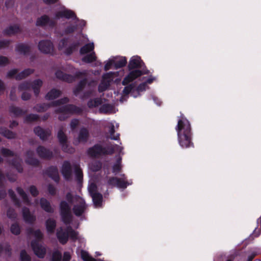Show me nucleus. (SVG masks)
<instances>
[{"mask_svg":"<svg viewBox=\"0 0 261 261\" xmlns=\"http://www.w3.org/2000/svg\"><path fill=\"white\" fill-rule=\"evenodd\" d=\"M52 107L51 102L50 103H43L36 105L33 109L34 111L41 113L46 111L49 108Z\"/></svg>","mask_w":261,"mask_h":261,"instance_id":"58836bf2","label":"nucleus"},{"mask_svg":"<svg viewBox=\"0 0 261 261\" xmlns=\"http://www.w3.org/2000/svg\"><path fill=\"white\" fill-rule=\"evenodd\" d=\"M178 141L180 146L184 148L194 147L192 141V132L191 124L186 118L183 117L178 121L176 126Z\"/></svg>","mask_w":261,"mask_h":261,"instance_id":"f03ea898","label":"nucleus"},{"mask_svg":"<svg viewBox=\"0 0 261 261\" xmlns=\"http://www.w3.org/2000/svg\"><path fill=\"white\" fill-rule=\"evenodd\" d=\"M57 138L60 144H65L66 142H67V137L65 134L64 133L63 128H60L58 132Z\"/></svg>","mask_w":261,"mask_h":261,"instance_id":"a18cd8bd","label":"nucleus"},{"mask_svg":"<svg viewBox=\"0 0 261 261\" xmlns=\"http://www.w3.org/2000/svg\"><path fill=\"white\" fill-rule=\"evenodd\" d=\"M25 155L26 159L25 162L27 164L34 167H38L40 165V161L37 158L34 157V152L32 150H28L26 151Z\"/></svg>","mask_w":261,"mask_h":261,"instance_id":"2eb2a0df","label":"nucleus"},{"mask_svg":"<svg viewBox=\"0 0 261 261\" xmlns=\"http://www.w3.org/2000/svg\"><path fill=\"white\" fill-rule=\"evenodd\" d=\"M9 111L10 113L13 114L15 117L21 116L27 113L26 111H23L20 108L14 106H10Z\"/></svg>","mask_w":261,"mask_h":261,"instance_id":"cd10ccee","label":"nucleus"},{"mask_svg":"<svg viewBox=\"0 0 261 261\" xmlns=\"http://www.w3.org/2000/svg\"><path fill=\"white\" fill-rule=\"evenodd\" d=\"M67 230L69 234V238L75 241L77 239L78 232L74 230L71 226H67Z\"/></svg>","mask_w":261,"mask_h":261,"instance_id":"49530a36","label":"nucleus"},{"mask_svg":"<svg viewBox=\"0 0 261 261\" xmlns=\"http://www.w3.org/2000/svg\"><path fill=\"white\" fill-rule=\"evenodd\" d=\"M56 236L61 244L65 245L67 243L69 239V234L67 228L65 230L63 227H60L57 230Z\"/></svg>","mask_w":261,"mask_h":261,"instance_id":"dca6fc26","label":"nucleus"},{"mask_svg":"<svg viewBox=\"0 0 261 261\" xmlns=\"http://www.w3.org/2000/svg\"><path fill=\"white\" fill-rule=\"evenodd\" d=\"M55 75L57 79L69 83H72L74 81V77L73 75L64 73L60 70L56 71Z\"/></svg>","mask_w":261,"mask_h":261,"instance_id":"aec40b11","label":"nucleus"},{"mask_svg":"<svg viewBox=\"0 0 261 261\" xmlns=\"http://www.w3.org/2000/svg\"><path fill=\"white\" fill-rule=\"evenodd\" d=\"M20 261H31L30 256L27 253L25 250L21 251L20 253Z\"/></svg>","mask_w":261,"mask_h":261,"instance_id":"bf43d9fd","label":"nucleus"},{"mask_svg":"<svg viewBox=\"0 0 261 261\" xmlns=\"http://www.w3.org/2000/svg\"><path fill=\"white\" fill-rule=\"evenodd\" d=\"M113 109V107L111 104L106 103L102 105L99 108V112L101 113L108 114L111 113Z\"/></svg>","mask_w":261,"mask_h":261,"instance_id":"c03bdc74","label":"nucleus"},{"mask_svg":"<svg viewBox=\"0 0 261 261\" xmlns=\"http://www.w3.org/2000/svg\"><path fill=\"white\" fill-rule=\"evenodd\" d=\"M81 254L84 261H96V259L91 256L88 252L85 250H82Z\"/></svg>","mask_w":261,"mask_h":261,"instance_id":"603ef678","label":"nucleus"},{"mask_svg":"<svg viewBox=\"0 0 261 261\" xmlns=\"http://www.w3.org/2000/svg\"><path fill=\"white\" fill-rule=\"evenodd\" d=\"M44 174L51 178L56 183L60 180L58 169L56 166H50L44 171Z\"/></svg>","mask_w":261,"mask_h":261,"instance_id":"6e6552de","label":"nucleus"},{"mask_svg":"<svg viewBox=\"0 0 261 261\" xmlns=\"http://www.w3.org/2000/svg\"><path fill=\"white\" fill-rule=\"evenodd\" d=\"M115 151V148L113 145L103 147L100 144H96L88 148L87 153L90 157L96 158L101 155H112Z\"/></svg>","mask_w":261,"mask_h":261,"instance_id":"20e7f679","label":"nucleus"},{"mask_svg":"<svg viewBox=\"0 0 261 261\" xmlns=\"http://www.w3.org/2000/svg\"><path fill=\"white\" fill-rule=\"evenodd\" d=\"M75 179L78 184H80L83 181V173L82 169L79 165H75L74 166Z\"/></svg>","mask_w":261,"mask_h":261,"instance_id":"72a5a7b5","label":"nucleus"},{"mask_svg":"<svg viewBox=\"0 0 261 261\" xmlns=\"http://www.w3.org/2000/svg\"><path fill=\"white\" fill-rule=\"evenodd\" d=\"M114 63L115 68L118 69L125 66L127 60L125 57H121L118 60H114Z\"/></svg>","mask_w":261,"mask_h":261,"instance_id":"a19ab883","label":"nucleus"},{"mask_svg":"<svg viewBox=\"0 0 261 261\" xmlns=\"http://www.w3.org/2000/svg\"><path fill=\"white\" fill-rule=\"evenodd\" d=\"M29 191L32 196L34 197H37L39 194L37 188L34 185H32L29 187Z\"/></svg>","mask_w":261,"mask_h":261,"instance_id":"e2e57ef3","label":"nucleus"},{"mask_svg":"<svg viewBox=\"0 0 261 261\" xmlns=\"http://www.w3.org/2000/svg\"><path fill=\"white\" fill-rule=\"evenodd\" d=\"M77 29V26L75 25H70L67 26L64 30V33L66 35H68L74 33Z\"/></svg>","mask_w":261,"mask_h":261,"instance_id":"680f3d73","label":"nucleus"},{"mask_svg":"<svg viewBox=\"0 0 261 261\" xmlns=\"http://www.w3.org/2000/svg\"><path fill=\"white\" fill-rule=\"evenodd\" d=\"M81 45L80 41H77L71 43L68 47H66L64 51V53L67 56H70L73 52L76 51L78 47Z\"/></svg>","mask_w":261,"mask_h":261,"instance_id":"a878e982","label":"nucleus"},{"mask_svg":"<svg viewBox=\"0 0 261 261\" xmlns=\"http://www.w3.org/2000/svg\"><path fill=\"white\" fill-rule=\"evenodd\" d=\"M61 94L60 90L53 88L45 95V98L48 100H54L59 97Z\"/></svg>","mask_w":261,"mask_h":261,"instance_id":"393cba45","label":"nucleus"},{"mask_svg":"<svg viewBox=\"0 0 261 261\" xmlns=\"http://www.w3.org/2000/svg\"><path fill=\"white\" fill-rule=\"evenodd\" d=\"M10 231L12 233L15 235H18L20 233V227L18 223L12 224L10 227Z\"/></svg>","mask_w":261,"mask_h":261,"instance_id":"864d4df0","label":"nucleus"},{"mask_svg":"<svg viewBox=\"0 0 261 261\" xmlns=\"http://www.w3.org/2000/svg\"><path fill=\"white\" fill-rule=\"evenodd\" d=\"M55 17L57 19L65 18L66 19L72 18L73 20L78 19L75 13L73 11L67 9L57 12L55 14Z\"/></svg>","mask_w":261,"mask_h":261,"instance_id":"f8f14e48","label":"nucleus"},{"mask_svg":"<svg viewBox=\"0 0 261 261\" xmlns=\"http://www.w3.org/2000/svg\"><path fill=\"white\" fill-rule=\"evenodd\" d=\"M15 50L20 54L27 55L31 51V47L30 45L25 43H20L16 45Z\"/></svg>","mask_w":261,"mask_h":261,"instance_id":"412c9836","label":"nucleus"},{"mask_svg":"<svg viewBox=\"0 0 261 261\" xmlns=\"http://www.w3.org/2000/svg\"><path fill=\"white\" fill-rule=\"evenodd\" d=\"M9 63V59L7 57L0 56V66H5Z\"/></svg>","mask_w":261,"mask_h":261,"instance_id":"338daca9","label":"nucleus"},{"mask_svg":"<svg viewBox=\"0 0 261 261\" xmlns=\"http://www.w3.org/2000/svg\"><path fill=\"white\" fill-rule=\"evenodd\" d=\"M68 41V38H63L62 39L60 40L59 48L60 49H62L63 48H65L66 47L67 45V43Z\"/></svg>","mask_w":261,"mask_h":261,"instance_id":"0e129e2a","label":"nucleus"},{"mask_svg":"<svg viewBox=\"0 0 261 261\" xmlns=\"http://www.w3.org/2000/svg\"><path fill=\"white\" fill-rule=\"evenodd\" d=\"M9 164L13 167L19 173H22L23 171V168L21 163V160H18L16 158H14L9 161Z\"/></svg>","mask_w":261,"mask_h":261,"instance_id":"c85d7f7f","label":"nucleus"},{"mask_svg":"<svg viewBox=\"0 0 261 261\" xmlns=\"http://www.w3.org/2000/svg\"><path fill=\"white\" fill-rule=\"evenodd\" d=\"M21 30L19 26L17 24L10 25L3 31V34L6 36L15 35L21 32Z\"/></svg>","mask_w":261,"mask_h":261,"instance_id":"4be33fe9","label":"nucleus"},{"mask_svg":"<svg viewBox=\"0 0 261 261\" xmlns=\"http://www.w3.org/2000/svg\"><path fill=\"white\" fill-rule=\"evenodd\" d=\"M34 72V69L31 68L25 69L20 73L16 74V75L15 76V79L18 81L21 80L28 77Z\"/></svg>","mask_w":261,"mask_h":261,"instance_id":"c756f323","label":"nucleus"},{"mask_svg":"<svg viewBox=\"0 0 261 261\" xmlns=\"http://www.w3.org/2000/svg\"><path fill=\"white\" fill-rule=\"evenodd\" d=\"M89 138V133L87 128L86 127H82L80 129L78 137L76 140H75V145L79 143H86Z\"/></svg>","mask_w":261,"mask_h":261,"instance_id":"f3484780","label":"nucleus"},{"mask_svg":"<svg viewBox=\"0 0 261 261\" xmlns=\"http://www.w3.org/2000/svg\"><path fill=\"white\" fill-rule=\"evenodd\" d=\"M40 205L42 209L47 213H53L54 212L49 201L45 198H40Z\"/></svg>","mask_w":261,"mask_h":261,"instance_id":"5701e85b","label":"nucleus"},{"mask_svg":"<svg viewBox=\"0 0 261 261\" xmlns=\"http://www.w3.org/2000/svg\"><path fill=\"white\" fill-rule=\"evenodd\" d=\"M94 204L96 206L101 205L103 197L101 194L98 192H94L91 196Z\"/></svg>","mask_w":261,"mask_h":261,"instance_id":"c9c22d12","label":"nucleus"},{"mask_svg":"<svg viewBox=\"0 0 261 261\" xmlns=\"http://www.w3.org/2000/svg\"><path fill=\"white\" fill-rule=\"evenodd\" d=\"M59 210L62 222L65 225H70L73 218L70 205L67 201L62 200L59 204Z\"/></svg>","mask_w":261,"mask_h":261,"instance_id":"39448f33","label":"nucleus"},{"mask_svg":"<svg viewBox=\"0 0 261 261\" xmlns=\"http://www.w3.org/2000/svg\"><path fill=\"white\" fill-rule=\"evenodd\" d=\"M11 43L10 40H0V49L8 47Z\"/></svg>","mask_w":261,"mask_h":261,"instance_id":"69168bd1","label":"nucleus"},{"mask_svg":"<svg viewBox=\"0 0 261 261\" xmlns=\"http://www.w3.org/2000/svg\"><path fill=\"white\" fill-rule=\"evenodd\" d=\"M61 172L64 178L66 181L71 179L72 175V167L68 161H64L63 162L61 168Z\"/></svg>","mask_w":261,"mask_h":261,"instance_id":"423d86ee","label":"nucleus"},{"mask_svg":"<svg viewBox=\"0 0 261 261\" xmlns=\"http://www.w3.org/2000/svg\"><path fill=\"white\" fill-rule=\"evenodd\" d=\"M39 50L44 54H50L54 50V44L48 40H42L39 42Z\"/></svg>","mask_w":261,"mask_h":261,"instance_id":"0eeeda50","label":"nucleus"},{"mask_svg":"<svg viewBox=\"0 0 261 261\" xmlns=\"http://www.w3.org/2000/svg\"><path fill=\"white\" fill-rule=\"evenodd\" d=\"M127 68L130 71L123 79L122 84L127 85L144 74H148L149 70L146 68L145 63L139 56L132 57L129 61Z\"/></svg>","mask_w":261,"mask_h":261,"instance_id":"f257e3e1","label":"nucleus"},{"mask_svg":"<svg viewBox=\"0 0 261 261\" xmlns=\"http://www.w3.org/2000/svg\"><path fill=\"white\" fill-rule=\"evenodd\" d=\"M83 110L73 104H67L59 107L55 111V113L59 114L58 119L60 121H65L70 115L80 114Z\"/></svg>","mask_w":261,"mask_h":261,"instance_id":"7ed1b4c3","label":"nucleus"},{"mask_svg":"<svg viewBox=\"0 0 261 261\" xmlns=\"http://www.w3.org/2000/svg\"><path fill=\"white\" fill-rule=\"evenodd\" d=\"M110 84L108 81H105L101 79V81L98 86V91L99 93L106 91L110 87Z\"/></svg>","mask_w":261,"mask_h":261,"instance_id":"de8ad7c7","label":"nucleus"},{"mask_svg":"<svg viewBox=\"0 0 261 261\" xmlns=\"http://www.w3.org/2000/svg\"><path fill=\"white\" fill-rule=\"evenodd\" d=\"M45 225L47 231L48 233H53L54 232L57 225L56 220L49 218L46 221Z\"/></svg>","mask_w":261,"mask_h":261,"instance_id":"2f4dec72","label":"nucleus"},{"mask_svg":"<svg viewBox=\"0 0 261 261\" xmlns=\"http://www.w3.org/2000/svg\"><path fill=\"white\" fill-rule=\"evenodd\" d=\"M39 118V116L37 114H30L26 116L24 118V121L28 123H31L37 121Z\"/></svg>","mask_w":261,"mask_h":261,"instance_id":"8fccbe9b","label":"nucleus"},{"mask_svg":"<svg viewBox=\"0 0 261 261\" xmlns=\"http://www.w3.org/2000/svg\"><path fill=\"white\" fill-rule=\"evenodd\" d=\"M36 152L38 156L43 159L50 160L53 158V152L45 147L39 145L36 148Z\"/></svg>","mask_w":261,"mask_h":261,"instance_id":"ddd939ff","label":"nucleus"},{"mask_svg":"<svg viewBox=\"0 0 261 261\" xmlns=\"http://www.w3.org/2000/svg\"><path fill=\"white\" fill-rule=\"evenodd\" d=\"M62 257L61 252L59 250H55L52 253L51 261H61Z\"/></svg>","mask_w":261,"mask_h":261,"instance_id":"5fc2aeb1","label":"nucleus"},{"mask_svg":"<svg viewBox=\"0 0 261 261\" xmlns=\"http://www.w3.org/2000/svg\"><path fill=\"white\" fill-rule=\"evenodd\" d=\"M69 101L70 100L69 98L67 97H64L63 98L51 102V106L52 107H57L66 104L67 105V103H68Z\"/></svg>","mask_w":261,"mask_h":261,"instance_id":"37998d69","label":"nucleus"},{"mask_svg":"<svg viewBox=\"0 0 261 261\" xmlns=\"http://www.w3.org/2000/svg\"><path fill=\"white\" fill-rule=\"evenodd\" d=\"M114 75H115V72L110 71V72L104 73L102 76V80H103L105 81H108L109 83H110V84H111V83L113 81Z\"/></svg>","mask_w":261,"mask_h":261,"instance_id":"3c124183","label":"nucleus"},{"mask_svg":"<svg viewBox=\"0 0 261 261\" xmlns=\"http://www.w3.org/2000/svg\"><path fill=\"white\" fill-rule=\"evenodd\" d=\"M77 198H80L79 203L73 206L72 211L74 215L77 217H80L84 213L86 205L85 200L81 198L80 196H76Z\"/></svg>","mask_w":261,"mask_h":261,"instance_id":"4468645a","label":"nucleus"},{"mask_svg":"<svg viewBox=\"0 0 261 261\" xmlns=\"http://www.w3.org/2000/svg\"><path fill=\"white\" fill-rule=\"evenodd\" d=\"M16 191L22 199L24 203H25L27 205H30L31 204V201L28 194L24 191V190L21 187H17L16 188Z\"/></svg>","mask_w":261,"mask_h":261,"instance_id":"4c0bfd02","label":"nucleus"},{"mask_svg":"<svg viewBox=\"0 0 261 261\" xmlns=\"http://www.w3.org/2000/svg\"><path fill=\"white\" fill-rule=\"evenodd\" d=\"M128 84L125 85L126 86L124 88L122 91V93L124 95H127L129 93L135 91V85L134 84Z\"/></svg>","mask_w":261,"mask_h":261,"instance_id":"09e8293b","label":"nucleus"},{"mask_svg":"<svg viewBox=\"0 0 261 261\" xmlns=\"http://www.w3.org/2000/svg\"><path fill=\"white\" fill-rule=\"evenodd\" d=\"M97 59L95 53L92 51V53L88 54L83 57L82 59V61L86 63H91L95 62Z\"/></svg>","mask_w":261,"mask_h":261,"instance_id":"ea45409f","label":"nucleus"},{"mask_svg":"<svg viewBox=\"0 0 261 261\" xmlns=\"http://www.w3.org/2000/svg\"><path fill=\"white\" fill-rule=\"evenodd\" d=\"M8 194L14 204L17 207H20L21 206V202L20 200L17 197L13 190L12 189H9L8 190Z\"/></svg>","mask_w":261,"mask_h":261,"instance_id":"e433bc0d","label":"nucleus"},{"mask_svg":"<svg viewBox=\"0 0 261 261\" xmlns=\"http://www.w3.org/2000/svg\"><path fill=\"white\" fill-rule=\"evenodd\" d=\"M34 132L43 141L46 140L51 135V131L49 129L45 130L40 126L34 127Z\"/></svg>","mask_w":261,"mask_h":261,"instance_id":"a211bd4d","label":"nucleus"},{"mask_svg":"<svg viewBox=\"0 0 261 261\" xmlns=\"http://www.w3.org/2000/svg\"><path fill=\"white\" fill-rule=\"evenodd\" d=\"M87 78H85L79 82L73 90V94L75 96H77L83 90L87 84Z\"/></svg>","mask_w":261,"mask_h":261,"instance_id":"bb28decb","label":"nucleus"},{"mask_svg":"<svg viewBox=\"0 0 261 261\" xmlns=\"http://www.w3.org/2000/svg\"><path fill=\"white\" fill-rule=\"evenodd\" d=\"M48 192L52 196L56 194V188L51 184H49L47 187Z\"/></svg>","mask_w":261,"mask_h":261,"instance_id":"774afa93","label":"nucleus"},{"mask_svg":"<svg viewBox=\"0 0 261 261\" xmlns=\"http://www.w3.org/2000/svg\"><path fill=\"white\" fill-rule=\"evenodd\" d=\"M27 233L29 235H33L35 238L37 240V241H40L43 238V234L40 229L35 230L32 227L27 228Z\"/></svg>","mask_w":261,"mask_h":261,"instance_id":"7c9ffc66","label":"nucleus"},{"mask_svg":"<svg viewBox=\"0 0 261 261\" xmlns=\"http://www.w3.org/2000/svg\"><path fill=\"white\" fill-rule=\"evenodd\" d=\"M0 134L4 137L9 139H14L16 137V134L6 127H0Z\"/></svg>","mask_w":261,"mask_h":261,"instance_id":"f704fd0d","label":"nucleus"},{"mask_svg":"<svg viewBox=\"0 0 261 261\" xmlns=\"http://www.w3.org/2000/svg\"><path fill=\"white\" fill-rule=\"evenodd\" d=\"M56 24V22L46 15H43L38 18L36 22V25L38 27H44L48 25L49 27L53 28Z\"/></svg>","mask_w":261,"mask_h":261,"instance_id":"9b49d317","label":"nucleus"},{"mask_svg":"<svg viewBox=\"0 0 261 261\" xmlns=\"http://www.w3.org/2000/svg\"><path fill=\"white\" fill-rule=\"evenodd\" d=\"M94 45L93 43H89L82 46L80 49V54L81 55L91 53L93 51Z\"/></svg>","mask_w":261,"mask_h":261,"instance_id":"473e14b6","label":"nucleus"},{"mask_svg":"<svg viewBox=\"0 0 261 261\" xmlns=\"http://www.w3.org/2000/svg\"><path fill=\"white\" fill-rule=\"evenodd\" d=\"M115 130L114 125H112L109 129V133L110 134V139L114 140H118L119 139V134H118L115 135Z\"/></svg>","mask_w":261,"mask_h":261,"instance_id":"4d7b16f0","label":"nucleus"},{"mask_svg":"<svg viewBox=\"0 0 261 261\" xmlns=\"http://www.w3.org/2000/svg\"><path fill=\"white\" fill-rule=\"evenodd\" d=\"M102 99L101 98H95L90 99L87 102L88 108L91 109L96 108L102 104Z\"/></svg>","mask_w":261,"mask_h":261,"instance_id":"79ce46f5","label":"nucleus"},{"mask_svg":"<svg viewBox=\"0 0 261 261\" xmlns=\"http://www.w3.org/2000/svg\"><path fill=\"white\" fill-rule=\"evenodd\" d=\"M7 216L9 218L12 220H15L17 215L14 208L9 207L7 211Z\"/></svg>","mask_w":261,"mask_h":261,"instance_id":"13d9d810","label":"nucleus"},{"mask_svg":"<svg viewBox=\"0 0 261 261\" xmlns=\"http://www.w3.org/2000/svg\"><path fill=\"white\" fill-rule=\"evenodd\" d=\"M125 179L126 178L123 179L117 177H111L109 179L108 184L111 186H116L119 188L125 189L129 185V183L125 181Z\"/></svg>","mask_w":261,"mask_h":261,"instance_id":"9d476101","label":"nucleus"},{"mask_svg":"<svg viewBox=\"0 0 261 261\" xmlns=\"http://www.w3.org/2000/svg\"><path fill=\"white\" fill-rule=\"evenodd\" d=\"M22 217L24 221L29 224H33L36 220V216L31 214L29 208L24 206L22 208Z\"/></svg>","mask_w":261,"mask_h":261,"instance_id":"6ab92c4d","label":"nucleus"},{"mask_svg":"<svg viewBox=\"0 0 261 261\" xmlns=\"http://www.w3.org/2000/svg\"><path fill=\"white\" fill-rule=\"evenodd\" d=\"M31 87V83L29 82H24L21 83L18 86V90L20 91L27 90Z\"/></svg>","mask_w":261,"mask_h":261,"instance_id":"052dcab7","label":"nucleus"},{"mask_svg":"<svg viewBox=\"0 0 261 261\" xmlns=\"http://www.w3.org/2000/svg\"><path fill=\"white\" fill-rule=\"evenodd\" d=\"M31 245L35 254L40 258L44 257L46 254V249L42 247L36 240L31 242Z\"/></svg>","mask_w":261,"mask_h":261,"instance_id":"1a4fd4ad","label":"nucleus"},{"mask_svg":"<svg viewBox=\"0 0 261 261\" xmlns=\"http://www.w3.org/2000/svg\"><path fill=\"white\" fill-rule=\"evenodd\" d=\"M43 82L40 79L35 80L31 83V88L33 89L35 95L37 97L39 93Z\"/></svg>","mask_w":261,"mask_h":261,"instance_id":"b1692460","label":"nucleus"},{"mask_svg":"<svg viewBox=\"0 0 261 261\" xmlns=\"http://www.w3.org/2000/svg\"><path fill=\"white\" fill-rule=\"evenodd\" d=\"M0 153L4 157L14 156L15 155V153H14L13 151H11L9 149H7L4 147H3L1 149Z\"/></svg>","mask_w":261,"mask_h":261,"instance_id":"6e6d98bb","label":"nucleus"}]
</instances>
